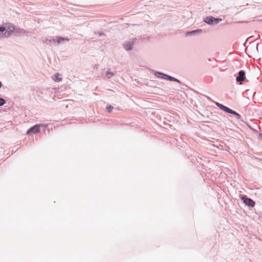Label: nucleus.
<instances>
[{"label": "nucleus", "mask_w": 262, "mask_h": 262, "mask_svg": "<svg viewBox=\"0 0 262 262\" xmlns=\"http://www.w3.org/2000/svg\"><path fill=\"white\" fill-rule=\"evenodd\" d=\"M41 126H42L41 124L34 125L27 131V134L30 135L31 133L35 134L38 133L40 130V127Z\"/></svg>", "instance_id": "8"}, {"label": "nucleus", "mask_w": 262, "mask_h": 262, "mask_svg": "<svg viewBox=\"0 0 262 262\" xmlns=\"http://www.w3.org/2000/svg\"><path fill=\"white\" fill-rule=\"evenodd\" d=\"M154 75L156 77L161 79H166L169 81H174L179 83H181V82L179 79L160 72L156 71L155 72Z\"/></svg>", "instance_id": "3"}, {"label": "nucleus", "mask_w": 262, "mask_h": 262, "mask_svg": "<svg viewBox=\"0 0 262 262\" xmlns=\"http://www.w3.org/2000/svg\"><path fill=\"white\" fill-rule=\"evenodd\" d=\"M22 30H23V32H25V30H23V29Z\"/></svg>", "instance_id": "17"}, {"label": "nucleus", "mask_w": 262, "mask_h": 262, "mask_svg": "<svg viewBox=\"0 0 262 262\" xmlns=\"http://www.w3.org/2000/svg\"><path fill=\"white\" fill-rule=\"evenodd\" d=\"M201 32H202V30H201V29H198L194 30H192V31H187V32L186 33V36L195 35H196L197 33H201Z\"/></svg>", "instance_id": "10"}, {"label": "nucleus", "mask_w": 262, "mask_h": 262, "mask_svg": "<svg viewBox=\"0 0 262 262\" xmlns=\"http://www.w3.org/2000/svg\"><path fill=\"white\" fill-rule=\"evenodd\" d=\"M136 40V38H133L132 39V41H126L124 43L123 46L124 48L126 51L131 50L134 44V42Z\"/></svg>", "instance_id": "7"}, {"label": "nucleus", "mask_w": 262, "mask_h": 262, "mask_svg": "<svg viewBox=\"0 0 262 262\" xmlns=\"http://www.w3.org/2000/svg\"><path fill=\"white\" fill-rule=\"evenodd\" d=\"M55 81L56 82H60L61 80H62V78H60L59 77V74L58 73H56L55 74Z\"/></svg>", "instance_id": "12"}, {"label": "nucleus", "mask_w": 262, "mask_h": 262, "mask_svg": "<svg viewBox=\"0 0 262 262\" xmlns=\"http://www.w3.org/2000/svg\"><path fill=\"white\" fill-rule=\"evenodd\" d=\"M222 20V18H215L212 16H208L203 18V21L209 25H215Z\"/></svg>", "instance_id": "5"}, {"label": "nucleus", "mask_w": 262, "mask_h": 262, "mask_svg": "<svg viewBox=\"0 0 262 262\" xmlns=\"http://www.w3.org/2000/svg\"><path fill=\"white\" fill-rule=\"evenodd\" d=\"M70 41V39L67 37H56L54 38L53 37H50L49 39H46L45 40H43V42L47 44L51 45V43H57L59 45L60 43H63L64 41L69 42Z\"/></svg>", "instance_id": "2"}, {"label": "nucleus", "mask_w": 262, "mask_h": 262, "mask_svg": "<svg viewBox=\"0 0 262 262\" xmlns=\"http://www.w3.org/2000/svg\"><path fill=\"white\" fill-rule=\"evenodd\" d=\"M260 136H262V134H260L259 135Z\"/></svg>", "instance_id": "18"}, {"label": "nucleus", "mask_w": 262, "mask_h": 262, "mask_svg": "<svg viewBox=\"0 0 262 262\" xmlns=\"http://www.w3.org/2000/svg\"><path fill=\"white\" fill-rule=\"evenodd\" d=\"M14 30L15 27L12 24H6V27L0 26V38L9 36Z\"/></svg>", "instance_id": "1"}, {"label": "nucleus", "mask_w": 262, "mask_h": 262, "mask_svg": "<svg viewBox=\"0 0 262 262\" xmlns=\"http://www.w3.org/2000/svg\"><path fill=\"white\" fill-rule=\"evenodd\" d=\"M2 82L0 81V89L2 88Z\"/></svg>", "instance_id": "16"}, {"label": "nucleus", "mask_w": 262, "mask_h": 262, "mask_svg": "<svg viewBox=\"0 0 262 262\" xmlns=\"http://www.w3.org/2000/svg\"><path fill=\"white\" fill-rule=\"evenodd\" d=\"M114 73H113V72H111L109 71L106 72V73H105V76L106 77L108 78V79H110L111 78V77H112L114 75Z\"/></svg>", "instance_id": "11"}, {"label": "nucleus", "mask_w": 262, "mask_h": 262, "mask_svg": "<svg viewBox=\"0 0 262 262\" xmlns=\"http://www.w3.org/2000/svg\"><path fill=\"white\" fill-rule=\"evenodd\" d=\"M113 109V106H112L111 105H109L106 107V110L108 113L111 112L112 111Z\"/></svg>", "instance_id": "14"}, {"label": "nucleus", "mask_w": 262, "mask_h": 262, "mask_svg": "<svg viewBox=\"0 0 262 262\" xmlns=\"http://www.w3.org/2000/svg\"><path fill=\"white\" fill-rule=\"evenodd\" d=\"M246 78L245 72L244 70H241L238 73V76L236 78V80L238 82H242Z\"/></svg>", "instance_id": "9"}, {"label": "nucleus", "mask_w": 262, "mask_h": 262, "mask_svg": "<svg viewBox=\"0 0 262 262\" xmlns=\"http://www.w3.org/2000/svg\"><path fill=\"white\" fill-rule=\"evenodd\" d=\"M6 102V101L4 98L0 97V106L4 105Z\"/></svg>", "instance_id": "13"}, {"label": "nucleus", "mask_w": 262, "mask_h": 262, "mask_svg": "<svg viewBox=\"0 0 262 262\" xmlns=\"http://www.w3.org/2000/svg\"><path fill=\"white\" fill-rule=\"evenodd\" d=\"M240 198L246 205L250 207H254L255 203L251 199L247 198L246 195H241Z\"/></svg>", "instance_id": "6"}, {"label": "nucleus", "mask_w": 262, "mask_h": 262, "mask_svg": "<svg viewBox=\"0 0 262 262\" xmlns=\"http://www.w3.org/2000/svg\"><path fill=\"white\" fill-rule=\"evenodd\" d=\"M103 35V33H99V36H101V35Z\"/></svg>", "instance_id": "15"}, {"label": "nucleus", "mask_w": 262, "mask_h": 262, "mask_svg": "<svg viewBox=\"0 0 262 262\" xmlns=\"http://www.w3.org/2000/svg\"><path fill=\"white\" fill-rule=\"evenodd\" d=\"M215 104L219 108H220L221 110L224 111L225 112L235 115L238 119H239L241 118V115L236 112L235 111L217 102H215Z\"/></svg>", "instance_id": "4"}]
</instances>
